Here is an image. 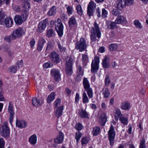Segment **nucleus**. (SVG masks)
I'll use <instances>...</instances> for the list:
<instances>
[{
	"label": "nucleus",
	"instance_id": "f257e3e1",
	"mask_svg": "<svg viewBox=\"0 0 148 148\" xmlns=\"http://www.w3.org/2000/svg\"><path fill=\"white\" fill-rule=\"evenodd\" d=\"M5 16V13L1 10L0 12V25L7 28L10 27L13 24V20L10 17H7L4 19Z\"/></svg>",
	"mask_w": 148,
	"mask_h": 148
},
{
	"label": "nucleus",
	"instance_id": "f03ea898",
	"mask_svg": "<svg viewBox=\"0 0 148 148\" xmlns=\"http://www.w3.org/2000/svg\"><path fill=\"white\" fill-rule=\"evenodd\" d=\"M94 27H92L90 31V39L92 42L96 41L97 40V38L99 39L101 36V32L98 25L95 22L94 23Z\"/></svg>",
	"mask_w": 148,
	"mask_h": 148
},
{
	"label": "nucleus",
	"instance_id": "7ed1b4c3",
	"mask_svg": "<svg viewBox=\"0 0 148 148\" xmlns=\"http://www.w3.org/2000/svg\"><path fill=\"white\" fill-rule=\"evenodd\" d=\"M0 132L1 136L5 138L10 136V129L8 126V123L7 121L4 122L0 128Z\"/></svg>",
	"mask_w": 148,
	"mask_h": 148
},
{
	"label": "nucleus",
	"instance_id": "20e7f679",
	"mask_svg": "<svg viewBox=\"0 0 148 148\" xmlns=\"http://www.w3.org/2000/svg\"><path fill=\"white\" fill-rule=\"evenodd\" d=\"M29 1V0H22L23 3H24V5L22 8V15L24 21L27 18L28 14V11L30 8Z\"/></svg>",
	"mask_w": 148,
	"mask_h": 148
},
{
	"label": "nucleus",
	"instance_id": "39448f33",
	"mask_svg": "<svg viewBox=\"0 0 148 148\" xmlns=\"http://www.w3.org/2000/svg\"><path fill=\"white\" fill-rule=\"evenodd\" d=\"M55 29L59 36L61 37L63 34L64 26L61 20L58 18L55 22Z\"/></svg>",
	"mask_w": 148,
	"mask_h": 148
},
{
	"label": "nucleus",
	"instance_id": "423d86ee",
	"mask_svg": "<svg viewBox=\"0 0 148 148\" xmlns=\"http://www.w3.org/2000/svg\"><path fill=\"white\" fill-rule=\"evenodd\" d=\"M87 44L85 39L83 38L80 39L79 41L76 44L75 48L79 49L80 51H83L86 49Z\"/></svg>",
	"mask_w": 148,
	"mask_h": 148
},
{
	"label": "nucleus",
	"instance_id": "0eeeda50",
	"mask_svg": "<svg viewBox=\"0 0 148 148\" xmlns=\"http://www.w3.org/2000/svg\"><path fill=\"white\" fill-rule=\"evenodd\" d=\"M115 136V132L114 129V126L111 125L110 129L108 132V137L110 145L112 146L114 145Z\"/></svg>",
	"mask_w": 148,
	"mask_h": 148
},
{
	"label": "nucleus",
	"instance_id": "6e6552de",
	"mask_svg": "<svg viewBox=\"0 0 148 148\" xmlns=\"http://www.w3.org/2000/svg\"><path fill=\"white\" fill-rule=\"evenodd\" d=\"M73 61V58L71 57L66 60V71L68 75H71L73 73L72 68Z\"/></svg>",
	"mask_w": 148,
	"mask_h": 148
},
{
	"label": "nucleus",
	"instance_id": "1a4fd4ad",
	"mask_svg": "<svg viewBox=\"0 0 148 148\" xmlns=\"http://www.w3.org/2000/svg\"><path fill=\"white\" fill-rule=\"evenodd\" d=\"M51 60L54 63L57 64L59 63L61 60L60 55L56 52L52 51L49 55Z\"/></svg>",
	"mask_w": 148,
	"mask_h": 148
},
{
	"label": "nucleus",
	"instance_id": "9d476101",
	"mask_svg": "<svg viewBox=\"0 0 148 148\" xmlns=\"http://www.w3.org/2000/svg\"><path fill=\"white\" fill-rule=\"evenodd\" d=\"M99 59L98 57H95L94 60L92 61L91 64V71L93 73H96L99 69Z\"/></svg>",
	"mask_w": 148,
	"mask_h": 148
},
{
	"label": "nucleus",
	"instance_id": "9b49d317",
	"mask_svg": "<svg viewBox=\"0 0 148 148\" xmlns=\"http://www.w3.org/2000/svg\"><path fill=\"white\" fill-rule=\"evenodd\" d=\"M8 111L10 113L9 117V122L10 124L12 125L15 113L14 111L13 105L11 104L10 102L9 103V104L8 108Z\"/></svg>",
	"mask_w": 148,
	"mask_h": 148
},
{
	"label": "nucleus",
	"instance_id": "f8f14e48",
	"mask_svg": "<svg viewBox=\"0 0 148 148\" xmlns=\"http://www.w3.org/2000/svg\"><path fill=\"white\" fill-rule=\"evenodd\" d=\"M48 20L45 19L40 22L38 25L37 31L39 32H42L46 27Z\"/></svg>",
	"mask_w": 148,
	"mask_h": 148
},
{
	"label": "nucleus",
	"instance_id": "ddd939ff",
	"mask_svg": "<svg viewBox=\"0 0 148 148\" xmlns=\"http://www.w3.org/2000/svg\"><path fill=\"white\" fill-rule=\"evenodd\" d=\"M96 7V3L93 1L89 3L87 7V14L89 16L92 15Z\"/></svg>",
	"mask_w": 148,
	"mask_h": 148
},
{
	"label": "nucleus",
	"instance_id": "4468645a",
	"mask_svg": "<svg viewBox=\"0 0 148 148\" xmlns=\"http://www.w3.org/2000/svg\"><path fill=\"white\" fill-rule=\"evenodd\" d=\"M51 74L55 80L57 81L60 79V75L59 71L56 69H53L51 70Z\"/></svg>",
	"mask_w": 148,
	"mask_h": 148
},
{
	"label": "nucleus",
	"instance_id": "2eb2a0df",
	"mask_svg": "<svg viewBox=\"0 0 148 148\" xmlns=\"http://www.w3.org/2000/svg\"><path fill=\"white\" fill-rule=\"evenodd\" d=\"M115 5L117 8L120 10H122L126 6L125 0H117Z\"/></svg>",
	"mask_w": 148,
	"mask_h": 148
},
{
	"label": "nucleus",
	"instance_id": "dca6fc26",
	"mask_svg": "<svg viewBox=\"0 0 148 148\" xmlns=\"http://www.w3.org/2000/svg\"><path fill=\"white\" fill-rule=\"evenodd\" d=\"M13 34L14 35V38H16L19 37L24 34V30L21 28H18L13 31Z\"/></svg>",
	"mask_w": 148,
	"mask_h": 148
},
{
	"label": "nucleus",
	"instance_id": "f3484780",
	"mask_svg": "<svg viewBox=\"0 0 148 148\" xmlns=\"http://www.w3.org/2000/svg\"><path fill=\"white\" fill-rule=\"evenodd\" d=\"M46 42L45 39L42 37L40 38L38 42L37 49L39 51H41L44 45V44Z\"/></svg>",
	"mask_w": 148,
	"mask_h": 148
},
{
	"label": "nucleus",
	"instance_id": "a211bd4d",
	"mask_svg": "<svg viewBox=\"0 0 148 148\" xmlns=\"http://www.w3.org/2000/svg\"><path fill=\"white\" fill-rule=\"evenodd\" d=\"M115 22L117 24H125L127 22L126 18L123 16H119L115 20Z\"/></svg>",
	"mask_w": 148,
	"mask_h": 148
},
{
	"label": "nucleus",
	"instance_id": "6ab92c4d",
	"mask_svg": "<svg viewBox=\"0 0 148 148\" xmlns=\"http://www.w3.org/2000/svg\"><path fill=\"white\" fill-rule=\"evenodd\" d=\"M64 134L61 132H60L59 136L54 139V142L57 144H61L63 141Z\"/></svg>",
	"mask_w": 148,
	"mask_h": 148
},
{
	"label": "nucleus",
	"instance_id": "aec40b11",
	"mask_svg": "<svg viewBox=\"0 0 148 148\" xmlns=\"http://www.w3.org/2000/svg\"><path fill=\"white\" fill-rule=\"evenodd\" d=\"M16 126L21 128H25L27 126V124L25 121L18 119L16 121Z\"/></svg>",
	"mask_w": 148,
	"mask_h": 148
},
{
	"label": "nucleus",
	"instance_id": "412c9836",
	"mask_svg": "<svg viewBox=\"0 0 148 148\" xmlns=\"http://www.w3.org/2000/svg\"><path fill=\"white\" fill-rule=\"evenodd\" d=\"M63 109L64 107L63 106H60L56 108L55 112V114L57 117L59 118L62 116Z\"/></svg>",
	"mask_w": 148,
	"mask_h": 148
},
{
	"label": "nucleus",
	"instance_id": "4be33fe9",
	"mask_svg": "<svg viewBox=\"0 0 148 148\" xmlns=\"http://www.w3.org/2000/svg\"><path fill=\"white\" fill-rule=\"evenodd\" d=\"M57 12L56 7L55 6H52L48 11L47 14L49 16H54Z\"/></svg>",
	"mask_w": 148,
	"mask_h": 148
},
{
	"label": "nucleus",
	"instance_id": "5701e85b",
	"mask_svg": "<svg viewBox=\"0 0 148 148\" xmlns=\"http://www.w3.org/2000/svg\"><path fill=\"white\" fill-rule=\"evenodd\" d=\"M54 47L53 44L52 42L49 41L47 43V47L45 50V55H46L47 53H49Z\"/></svg>",
	"mask_w": 148,
	"mask_h": 148
},
{
	"label": "nucleus",
	"instance_id": "b1692460",
	"mask_svg": "<svg viewBox=\"0 0 148 148\" xmlns=\"http://www.w3.org/2000/svg\"><path fill=\"white\" fill-rule=\"evenodd\" d=\"M114 113V119L117 121L119 119H120L123 116V114L119 109H116L115 110Z\"/></svg>",
	"mask_w": 148,
	"mask_h": 148
},
{
	"label": "nucleus",
	"instance_id": "393cba45",
	"mask_svg": "<svg viewBox=\"0 0 148 148\" xmlns=\"http://www.w3.org/2000/svg\"><path fill=\"white\" fill-rule=\"evenodd\" d=\"M79 115L82 118L88 119L89 118L88 113L85 110L83 109H82L79 111Z\"/></svg>",
	"mask_w": 148,
	"mask_h": 148
},
{
	"label": "nucleus",
	"instance_id": "a878e982",
	"mask_svg": "<svg viewBox=\"0 0 148 148\" xmlns=\"http://www.w3.org/2000/svg\"><path fill=\"white\" fill-rule=\"evenodd\" d=\"M37 137L36 135L34 134L31 136L29 139V142L32 145H34L36 143Z\"/></svg>",
	"mask_w": 148,
	"mask_h": 148
},
{
	"label": "nucleus",
	"instance_id": "bb28decb",
	"mask_svg": "<svg viewBox=\"0 0 148 148\" xmlns=\"http://www.w3.org/2000/svg\"><path fill=\"white\" fill-rule=\"evenodd\" d=\"M110 60L107 56H105L104 59L103 60L102 64L103 67L105 68H107L109 66Z\"/></svg>",
	"mask_w": 148,
	"mask_h": 148
},
{
	"label": "nucleus",
	"instance_id": "cd10ccee",
	"mask_svg": "<svg viewBox=\"0 0 148 148\" xmlns=\"http://www.w3.org/2000/svg\"><path fill=\"white\" fill-rule=\"evenodd\" d=\"M14 21L16 24L20 25L23 22V20L21 16L19 15H16L15 16Z\"/></svg>",
	"mask_w": 148,
	"mask_h": 148
},
{
	"label": "nucleus",
	"instance_id": "c85d7f7f",
	"mask_svg": "<svg viewBox=\"0 0 148 148\" xmlns=\"http://www.w3.org/2000/svg\"><path fill=\"white\" fill-rule=\"evenodd\" d=\"M121 108L122 110H129L131 107L129 103L127 102H125L121 103Z\"/></svg>",
	"mask_w": 148,
	"mask_h": 148
},
{
	"label": "nucleus",
	"instance_id": "c756f323",
	"mask_svg": "<svg viewBox=\"0 0 148 148\" xmlns=\"http://www.w3.org/2000/svg\"><path fill=\"white\" fill-rule=\"evenodd\" d=\"M69 27H73L77 24L76 21L74 17L72 16L69 21Z\"/></svg>",
	"mask_w": 148,
	"mask_h": 148
},
{
	"label": "nucleus",
	"instance_id": "7c9ffc66",
	"mask_svg": "<svg viewBox=\"0 0 148 148\" xmlns=\"http://www.w3.org/2000/svg\"><path fill=\"white\" fill-rule=\"evenodd\" d=\"M32 103L33 106L36 107H38L41 105L40 100H37L36 98H33L32 99Z\"/></svg>",
	"mask_w": 148,
	"mask_h": 148
},
{
	"label": "nucleus",
	"instance_id": "2f4dec72",
	"mask_svg": "<svg viewBox=\"0 0 148 148\" xmlns=\"http://www.w3.org/2000/svg\"><path fill=\"white\" fill-rule=\"evenodd\" d=\"M103 94L104 98H108L110 94L109 89L108 88L103 89Z\"/></svg>",
	"mask_w": 148,
	"mask_h": 148
},
{
	"label": "nucleus",
	"instance_id": "473e14b6",
	"mask_svg": "<svg viewBox=\"0 0 148 148\" xmlns=\"http://www.w3.org/2000/svg\"><path fill=\"white\" fill-rule=\"evenodd\" d=\"M116 24H117L115 22V21L114 22L110 21L108 23V27L111 29H113L116 28Z\"/></svg>",
	"mask_w": 148,
	"mask_h": 148
},
{
	"label": "nucleus",
	"instance_id": "72a5a7b5",
	"mask_svg": "<svg viewBox=\"0 0 148 148\" xmlns=\"http://www.w3.org/2000/svg\"><path fill=\"white\" fill-rule=\"evenodd\" d=\"M83 83V85L85 89H86L90 87V84L87 78H84Z\"/></svg>",
	"mask_w": 148,
	"mask_h": 148
},
{
	"label": "nucleus",
	"instance_id": "f704fd0d",
	"mask_svg": "<svg viewBox=\"0 0 148 148\" xmlns=\"http://www.w3.org/2000/svg\"><path fill=\"white\" fill-rule=\"evenodd\" d=\"M100 128L99 127L96 126L94 127L93 129L92 133L94 136L97 135L99 133Z\"/></svg>",
	"mask_w": 148,
	"mask_h": 148
},
{
	"label": "nucleus",
	"instance_id": "c9c22d12",
	"mask_svg": "<svg viewBox=\"0 0 148 148\" xmlns=\"http://www.w3.org/2000/svg\"><path fill=\"white\" fill-rule=\"evenodd\" d=\"M55 97V94L54 92L51 93L48 96L47 99V102L48 103H50L54 99Z\"/></svg>",
	"mask_w": 148,
	"mask_h": 148
},
{
	"label": "nucleus",
	"instance_id": "e433bc0d",
	"mask_svg": "<svg viewBox=\"0 0 148 148\" xmlns=\"http://www.w3.org/2000/svg\"><path fill=\"white\" fill-rule=\"evenodd\" d=\"M100 121L101 123L104 125L107 121V117L105 113L103 114L100 118Z\"/></svg>",
	"mask_w": 148,
	"mask_h": 148
},
{
	"label": "nucleus",
	"instance_id": "4c0bfd02",
	"mask_svg": "<svg viewBox=\"0 0 148 148\" xmlns=\"http://www.w3.org/2000/svg\"><path fill=\"white\" fill-rule=\"evenodd\" d=\"M16 39L14 38V35L12 33L11 35L7 36L4 38L5 40L8 42H10L12 40Z\"/></svg>",
	"mask_w": 148,
	"mask_h": 148
},
{
	"label": "nucleus",
	"instance_id": "58836bf2",
	"mask_svg": "<svg viewBox=\"0 0 148 148\" xmlns=\"http://www.w3.org/2000/svg\"><path fill=\"white\" fill-rule=\"evenodd\" d=\"M88 57L87 55L84 54L82 55V62L83 64L84 65V66H85L86 65L87 63L88 62Z\"/></svg>",
	"mask_w": 148,
	"mask_h": 148
},
{
	"label": "nucleus",
	"instance_id": "ea45409f",
	"mask_svg": "<svg viewBox=\"0 0 148 148\" xmlns=\"http://www.w3.org/2000/svg\"><path fill=\"white\" fill-rule=\"evenodd\" d=\"M82 101L84 103H88L89 101L88 98L86 95V93L84 92L82 96Z\"/></svg>",
	"mask_w": 148,
	"mask_h": 148
},
{
	"label": "nucleus",
	"instance_id": "a19ab883",
	"mask_svg": "<svg viewBox=\"0 0 148 148\" xmlns=\"http://www.w3.org/2000/svg\"><path fill=\"white\" fill-rule=\"evenodd\" d=\"M89 98H92L93 97V92L92 89L90 87L87 89H85Z\"/></svg>",
	"mask_w": 148,
	"mask_h": 148
},
{
	"label": "nucleus",
	"instance_id": "79ce46f5",
	"mask_svg": "<svg viewBox=\"0 0 148 148\" xmlns=\"http://www.w3.org/2000/svg\"><path fill=\"white\" fill-rule=\"evenodd\" d=\"M118 48V45L116 44H111L109 46L110 49L112 51L116 50Z\"/></svg>",
	"mask_w": 148,
	"mask_h": 148
},
{
	"label": "nucleus",
	"instance_id": "37998d69",
	"mask_svg": "<svg viewBox=\"0 0 148 148\" xmlns=\"http://www.w3.org/2000/svg\"><path fill=\"white\" fill-rule=\"evenodd\" d=\"M54 34V32L52 29H50L47 31V35L48 38L52 37Z\"/></svg>",
	"mask_w": 148,
	"mask_h": 148
},
{
	"label": "nucleus",
	"instance_id": "c03bdc74",
	"mask_svg": "<svg viewBox=\"0 0 148 148\" xmlns=\"http://www.w3.org/2000/svg\"><path fill=\"white\" fill-rule=\"evenodd\" d=\"M134 23L136 28H138L141 29L143 27V26L138 20H134Z\"/></svg>",
	"mask_w": 148,
	"mask_h": 148
},
{
	"label": "nucleus",
	"instance_id": "a18cd8bd",
	"mask_svg": "<svg viewBox=\"0 0 148 148\" xmlns=\"http://www.w3.org/2000/svg\"><path fill=\"white\" fill-rule=\"evenodd\" d=\"M53 66L52 62L50 61L45 63L43 65V67L45 69H47L48 68L52 67Z\"/></svg>",
	"mask_w": 148,
	"mask_h": 148
},
{
	"label": "nucleus",
	"instance_id": "49530a36",
	"mask_svg": "<svg viewBox=\"0 0 148 148\" xmlns=\"http://www.w3.org/2000/svg\"><path fill=\"white\" fill-rule=\"evenodd\" d=\"M16 66H12L9 68L10 72L12 73H14L17 71Z\"/></svg>",
	"mask_w": 148,
	"mask_h": 148
},
{
	"label": "nucleus",
	"instance_id": "de8ad7c7",
	"mask_svg": "<svg viewBox=\"0 0 148 148\" xmlns=\"http://www.w3.org/2000/svg\"><path fill=\"white\" fill-rule=\"evenodd\" d=\"M4 50L5 52H7L10 56H11L14 54V52L10 49L8 47L4 49Z\"/></svg>",
	"mask_w": 148,
	"mask_h": 148
},
{
	"label": "nucleus",
	"instance_id": "09e8293b",
	"mask_svg": "<svg viewBox=\"0 0 148 148\" xmlns=\"http://www.w3.org/2000/svg\"><path fill=\"white\" fill-rule=\"evenodd\" d=\"M57 45L58 48L60 52H63L65 51L66 49L65 47H63L62 46L59 42L57 43Z\"/></svg>",
	"mask_w": 148,
	"mask_h": 148
},
{
	"label": "nucleus",
	"instance_id": "8fccbe9b",
	"mask_svg": "<svg viewBox=\"0 0 148 148\" xmlns=\"http://www.w3.org/2000/svg\"><path fill=\"white\" fill-rule=\"evenodd\" d=\"M112 13L113 15L116 16H118L120 14V11L117 9H113L112 11Z\"/></svg>",
	"mask_w": 148,
	"mask_h": 148
},
{
	"label": "nucleus",
	"instance_id": "3c124183",
	"mask_svg": "<svg viewBox=\"0 0 148 148\" xmlns=\"http://www.w3.org/2000/svg\"><path fill=\"white\" fill-rule=\"evenodd\" d=\"M119 120L123 124L127 125L128 123V119H127L123 116L121 117Z\"/></svg>",
	"mask_w": 148,
	"mask_h": 148
},
{
	"label": "nucleus",
	"instance_id": "603ef678",
	"mask_svg": "<svg viewBox=\"0 0 148 148\" xmlns=\"http://www.w3.org/2000/svg\"><path fill=\"white\" fill-rule=\"evenodd\" d=\"M110 81L109 78V75H106L105 77V84L106 86H109Z\"/></svg>",
	"mask_w": 148,
	"mask_h": 148
},
{
	"label": "nucleus",
	"instance_id": "864d4df0",
	"mask_svg": "<svg viewBox=\"0 0 148 148\" xmlns=\"http://www.w3.org/2000/svg\"><path fill=\"white\" fill-rule=\"evenodd\" d=\"M145 142V139L143 138L140 141L139 148H146Z\"/></svg>",
	"mask_w": 148,
	"mask_h": 148
},
{
	"label": "nucleus",
	"instance_id": "5fc2aeb1",
	"mask_svg": "<svg viewBox=\"0 0 148 148\" xmlns=\"http://www.w3.org/2000/svg\"><path fill=\"white\" fill-rule=\"evenodd\" d=\"M77 73L78 74H80L81 75H83V70L82 69V67L80 65H79L78 67Z\"/></svg>",
	"mask_w": 148,
	"mask_h": 148
},
{
	"label": "nucleus",
	"instance_id": "6e6d98bb",
	"mask_svg": "<svg viewBox=\"0 0 148 148\" xmlns=\"http://www.w3.org/2000/svg\"><path fill=\"white\" fill-rule=\"evenodd\" d=\"M82 136V134L79 132H77L75 134V138L76 140L77 143H78L79 140H80Z\"/></svg>",
	"mask_w": 148,
	"mask_h": 148
},
{
	"label": "nucleus",
	"instance_id": "4d7b16f0",
	"mask_svg": "<svg viewBox=\"0 0 148 148\" xmlns=\"http://www.w3.org/2000/svg\"><path fill=\"white\" fill-rule=\"evenodd\" d=\"M77 13L80 15H81L83 13V11L80 5H78L77 6Z\"/></svg>",
	"mask_w": 148,
	"mask_h": 148
},
{
	"label": "nucleus",
	"instance_id": "13d9d810",
	"mask_svg": "<svg viewBox=\"0 0 148 148\" xmlns=\"http://www.w3.org/2000/svg\"><path fill=\"white\" fill-rule=\"evenodd\" d=\"M107 11L104 8L102 9L101 16L103 18H106L107 17L108 14Z\"/></svg>",
	"mask_w": 148,
	"mask_h": 148
},
{
	"label": "nucleus",
	"instance_id": "bf43d9fd",
	"mask_svg": "<svg viewBox=\"0 0 148 148\" xmlns=\"http://www.w3.org/2000/svg\"><path fill=\"white\" fill-rule=\"evenodd\" d=\"M88 141L89 140L87 138L84 137H83L81 140L82 144V145H84L87 144L88 143Z\"/></svg>",
	"mask_w": 148,
	"mask_h": 148
},
{
	"label": "nucleus",
	"instance_id": "052dcab7",
	"mask_svg": "<svg viewBox=\"0 0 148 148\" xmlns=\"http://www.w3.org/2000/svg\"><path fill=\"white\" fill-rule=\"evenodd\" d=\"M126 1V6H129L133 5L134 0H125Z\"/></svg>",
	"mask_w": 148,
	"mask_h": 148
},
{
	"label": "nucleus",
	"instance_id": "680f3d73",
	"mask_svg": "<svg viewBox=\"0 0 148 148\" xmlns=\"http://www.w3.org/2000/svg\"><path fill=\"white\" fill-rule=\"evenodd\" d=\"M61 102V100L60 99L58 98L54 102V107L55 108L57 107L60 105Z\"/></svg>",
	"mask_w": 148,
	"mask_h": 148
},
{
	"label": "nucleus",
	"instance_id": "e2e57ef3",
	"mask_svg": "<svg viewBox=\"0 0 148 148\" xmlns=\"http://www.w3.org/2000/svg\"><path fill=\"white\" fill-rule=\"evenodd\" d=\"M5 100L4 97L2 89H0V101H5Z\"/></svg>",
	"mask_w": 148,
	"mask_h": 148
},
{
	"label": "nucleus",
	"instance_id": "0e129e2a",
	"mask_svg": "<svg viewBox=\"0 0 148 148\" xmlns=\"http://www.w3.org/2000/svg\"><path fill=\"white\" fill-rule=\"evenodd\" d=\"M67 12L68 14L71 15L73 12V8L72 7L68 6L67 8Z\"/></svg>",
	"mask_w": 148,
	"mask_h": 148
},
{
	"label": "nucleus",
	"instance_id": "69168bd1",
	"mask_svg": "<svg viewBox=\"0 0 148 148\" xmlns=\"http://www.w3.org/2000/svg\"><path fill=\"white\" fill-rule=\"evenodd\" d=\"M5 141L2 138H0V148H4Z\"/></svg>",
	"mask_w": 148,
	"mask_h": 148
},
{
	"label": "nucleus",
	"instance_id": "338daca9",
	"mask_svg": "<svg viewBox=\"0 0 148 148\" xmlns=\"http://www.w3.org/2000/svg\"><path fill=\"white\" fill-rule=\"evenodd\" d=\"M12 8L16 12H18L21 11V10L19 7L17 5H12Z\"/></svg>",
	"mask_w": 148,
	"mask_h": 148
},
{
	"label": "nucleus",
	"instance_id": "774afa93",
	"mask_svg": "<svg viewBox=\"0 0 148 148\" xmlns=\"http://www.w3.org/2000/svg\"><path fill=\"white\" fill-rule=\"evenodd\" d=\"M75 127L77 130L79 131L82 129V125L81 124L79 123L76 124Z\"/></svg>",
	"mask_w": 148,
	"mask_h": 148
}]
</instances>
